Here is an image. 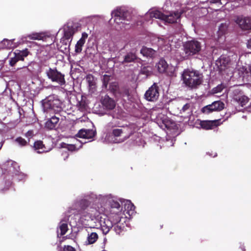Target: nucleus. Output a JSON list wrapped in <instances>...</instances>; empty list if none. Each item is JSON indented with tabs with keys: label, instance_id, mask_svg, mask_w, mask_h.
<instances>
[{
	"label": "nucleus",
	"instance_id": "nucleus-2",
	"mask_svg": "<svg viewBox=\"0 0 251 251\" xmlns=\"http://www.w3.org/2000/svg\"><path fill=\"white\" fill-rule=\"evenodd\" d=\"M42 104L44 112L48 113L53 111L58 113L62 110V103L55 95H50L42 100Z\"/></svg>",
	"mask_w": 251,
	"mask_h": 251
},
{
	"label": "nucleus",
	"instance_id": "nucleus-29",
	"mask_svg": "<svg viewBox=\"0 0 251 251\" xmlns=\"http://www.w3.org/2000/svg\"><path fill=\"white\" fill-rule=\"evenodd\" d=\"M81 132L85 133V139H91L95 135V132L92 129H81Z\"/></svg>",
	"mask_w": 251,
	"mask_h": 251
},
{
	"label": "nucleus",
	"instance_id": "nucleus-28",
	"mask_svg": "<svg viewBox=\"0 0 251 251\" xmlns=\"http://www.w3.org/2000/svg\"><path fill=\"white\" fill-rule=\"evenodd\" d=\"M44 36L43 33H32L30 34H28L26 36V38H28L31 40H43Z\"/></svg>",
	"mask_w": 251,
	"mask_h": 251
},
{
	"label": "nucleus",
	"instance_id": "nucleus-12",
	"mask_svg": "<svg viewBox=\"0 0 251 251\" xmlns=\"http://www.w3.org/2000/svg\"><path fill=\"white\" fill-rule=\"evenodd\" d=\"M13 171V167H10L9 169V171H8V174L4 176V178L5 179V187L0 190L1 192H3L4 190H7L12 185V182L11 180L14 177V174Z\"/></svg>",
	"mask_w": 251,
	"mask_h": 251
},
{
	"label": "nucleus",
	"instance_id": "nucleus-27",
	"mask_svg": "<svg viewBox=\"0 0 251 251\" xmlns=\"http://www.w3.org/2000/svg\"><path fill=\"white\" fill-rule=\"evenodd\" d=\"M99 236L96 232H91L88 234L87 241L89 244H92L95 243L98 239Z\"/></svg>",
	"mask_w": 251,
	"mask_h": 251
},
{
	"label": "nucleus",
	"instance_id": "nucleus-54",
	"mask_svg": "<svg viewBox=\"0 0 251 251\" xmlns=\"http://www.w3.org/2000/svg\"><path fill=\"white\" fill-rule=\"evenodd\" d=\"M240 249L241 251H246L245 247L243 245H241L240 246Z\"/></svg>",
	"mask_w": 251,
	"mask_h": 251
},
{
	"label": "nucleus",
	"instance_id": "nucleus-46",
	"mask_svg": "<svg viewBox=\"0 0 251 251\" xmlns=\"http://www.w3.org/2000/svg\"><path fill=\"white\" fill-rule=\"evenodd\" d=\"M113 16H114V21L118 24H119L120 23H124V21L122 20V19L121 17H119L118 16H115L114 15H112Z\"/></svg>",
	"mask_w": 251,
	"mask_h": 251
},
{
	"label": "nucleus",
	"instance_id": "nucleus-7",
	"mask_svg": "<svg viewBox=\"0 0 251 251\" xmlns=\"http://www.w3.org/2000/svg\"><path fill=\"white\" fill-rule=\"evenodd\" d=\"M235 22L242 30L251 29V18L250 17H244L242 15L238 16Z\"/></svg>",
	"mask_w": 251,
	"mask_h": 251
},
{
	"label": "nucleus",
	"instance_id": "nucleus-19",
	"mask_svg": "<svg viewBox=\"0 0 251 251\" xmlns=\"http://www.w3.org/2000/svg\"><path fill=\"white\" fill-rule=\"evenodd\" d=\"M86 80L88 84L89 91L92 93H94L96 88V83L95 80L94 76L91 74H89L86 75Z\"/></svg>",
	"mask_w": 251,
	"mask_h": 251
},
{
	"label": "nucleus",
	"instance_id": "nucleus-24",
	"mask_svg": "<svg viewBox=\"0 0 251 251\" xmlns=\"http://www.w3.org/2000/svg\"><path fill=\"white\" fill-rule=\"evenodd\" d=\"M137 59L135 53L132 52L127 53L124 57V60L122 62V64L126 63H131L134 62Z\"/></svg>",
	"mask_w": 251,
	"mask_h": 251
},
{
	"label": "nucleus",
	"instance_id": "nucleus-3",
	"mask_svg": "<svg viewBox=\"0 0 251 251\" xmlns=\"http://www.w3.org/2000/svg\"><path fill=\"white\" fill-rule=\"evenodd\" d=\"M201 50V43L198 40L194 39L186 42L183 45L184 59H187L191 56L199 54Z\"/></svg>",
	"mask_w": 251,
	"mask_h": 251
},
{
	"label": "nucleus",
	"instance_id": "nucleus-21",
	"mask_svg": "<svg viewBox=\"0 0 251 251\" xmlns=\"http://www.w3.org/2000/svg\"><path fill=\"white\" fill-rule=\"evenodd\" d=\"M233 99L242 106L245 105L249 100V98L243 94L234 95Z\"/></svg>",
	"mask_w": 251,
	"mask_h": 251
},
{
	"label": "nucleus",
	"instance_id": "nucleus-55",
	"mask_svg": "<svg viewBox=\"0 0 251 251\" xmlns=\"http://www.w3.org/2000/svg\"><path fill=\"white\" fill-rule=\"evenodd\" d=\"M211 2L214 3H221V0H211Z\"/></svg>",
	"mask_w": 251,
	"mask_h": 251
},
{
	"label": "nucleus",
	"instance_id": "nucleus-45",
	"mask_svg": "<svg viewBox=\"0 0 251 251\" xmlns=\"http://www.w3.org/2000/svg\"><path fill=\"white\" fill-rule=\"evenodd\" d=\"M86 104L85 102H79L78 103V107L79 109L81 111H83L86 109Z\"/></svg>",
	"mask_w": 251,
	"mask_h": 251
},
{
	"label": "nucleus",
	"instance_id": "nucleus-58",
	"mask_svg": "<svg viewBox=\"0 0 251 251\" xmlns=\"http://www.w3.org/2000/svg\"><path fill=\"white\" fill-rule=\"evenodd\" d=\"M249 70H250V73L251 75V67L250 68Z\"/></svg>",
	"mask_w": 251,
	"mask_h": 251
},
{
	"label": "nucleus",
	"instance_id": "nucleus-41",
	"mask_svg": "<svg viewBox=\"0 0 251 251\" xmlns=\"http://www.w3.org/2000/svg\"><path fill=\"white\" fill-rule=\"evenodd\" d=\"M239 71V74H241V76H242L243 77H245V75L248 73L247 68H246L245 67H241Z\"/></svg>",
	"mask_w": 251,
	"mask_h": 251
},
{
	"label": "nucleus",
	"instance_id": "nucleus-35",
	"mask_svg": "<svg viewBox=\"0 0 251 251\" xmlns=\"http://www.w3.org/2000/svg\"><path fill=\"white\" fill-rule=\"evenodd\" d=\"M125 207L126 209H127L129 214H130V212H131L132 214L135 208V206L130 201H126L125 204Z\"/></svg>",
	"mask_w": 251,
	"mask_h": 251
},
{
	"label": "nucleus",
	"instance_id": "nucleus-48",
	"mask_svg": "<svg viewBox=\"0 0 251 251\" xmlns=\"http://www.w3.org/2000/svg\"><path fill=\"white\" fill-rule=\"evenodd\" d=\"M67 149L70 151H73L76 150V147L74 145H69L67 147Z\"/></svg>",
	"mask_w": 251,
	"mask_h": 251
},
{
	"label": "nucleus",
	"instance_id": "nucleus-31",
	"mask_svg": "<svg viewBox=\"0 0 251 251\" xmlns=\"http://www.w3.org/2000/svg\"><path fill=\"white\" fill-rule=\"evenodd\" d=\"M151 17L164 21L165 14L159 11L156 10L151 13Z\"/></svg>",
	"mask_w": 251,
	"mask_h": 251
},
{
	"label": "nucleus",
	"instance_id": "nucleus-39",
	"mask_svg": "<svg viewBox=\"0 0 251 251\" xmlns=\"http://www.w3.org/2000/svg\"><path fill=\"white\" fill-rule=\"evenodd\" d=\"M15 141L22 146H25L27 144L26 141L21 137L17 138Z\"/></svg>",
	"mask_w": 251,
	"mask_h": 251
},
{
	"label": "nucleus",
	"instance_id": "nucleus-16",
	"mask_svg": "<svg viewBox=\"0 0 251 251\" xmlns=\"http://www.w3.org/2000/svg\"><path fill=\"white\" fill-rule=\"evenodd\" d=\"M90 204L89 201L86 199H82L76 202L74 206L75 208L77 210L78 212L80 213L81 211L85 210Z\"/></svg>",
	"mask_w": 251,
	"mask_h": 251
},
{
	"label": "nucleus",
	"instance_id": "nucleus-57",
	"mask_svg": "<svg viewBox=\"0 0 251 251\" xmlns=\"http://www.w3.org/2000/svg\"><path fill=\"white\" fill-rule=\"evenodd\" d=\"M11 165H17V163L15 162H12V163H11Z\"/></svg>",
	"mask_w": 251,
	"mask_h": 251
},
{
	"label": "nucleus",
	"instance_id": "nucleus-59",
	"mask_svg": "<svg viewBox=\"0 0 251 251\" xmlns=\"http://www.w3.org/2000/svg\"><path fill=\"white\" fill-rule=\"evenodd\" d=\"M1 147H2V145H0V150L1 149Z\"/></svg>",
	"mask_w": 251,
	"mask_h": 251
},
{
	"label": "nucleus",
	"instance_id": "nucleus-1",
	"mask_svg": "<svg viewBox=\"0 0 251 251\" xmlns=\"http://www.w3.org/2000/svg\"><path fill=\"white\" fill-rule=\"evenodd\" d=\"M183 83L191 89H197L203 81V75L196 70H185L182 74Z\"/></svg>",
	"mask_w": 251,
	"mask_h": 251
},
{
	"label": "nucleus",
	"instance_id": "nucleus-10",
	"mask_svg": "<svg viewBox=\"0 0 251 251\" xmlns=\"http://www.w3.org/2000/svg\"><path fill=\"white\" fill-rule=\"evenodd\" d=\"M76 30L72 25H67L64 28L63 37L66 39L70 40L69 43V46H70L73 39V37L76 32Z\"/></svg>",
	"mask_w": 251,
	"mask_h": 251
},
{
	"label": "nucleus",
	"instance_id": "nucleus-30",
	"mask_svg": "<svg viewBox=\"0 0 251 251\" xmlns=\"http://www.w3.org/2000/svg\"><path fill=\"white\" fill-rule=\"evenodd\" d=\"M214 109L215 111H220L223 110L225 107V104L223 102L218 100L213 102Z\"/></svg>",
	"mask_w": 251,
	"mask_h": 251
},
{
	"label": "nucleus",
	"instance_id": "nucleus-17",
	"mask_svg": "<svg viewBox=\"0 0 251 251\" xmlns=\"http://www.w3.org/2000/svg\"><path fill=\"white\" fill-rule=\"evenodd\" d=\"M88 37V34L86 32L82 33L81 37L77 42L75 46V52L77 53H80L82 51V48L84 46L86 39Z\"/></svg>",
	"mask_w": 251,
	"mask_h": 251
},
{
	"label": "nucleus",
	"instance_id": "nucleus-15",
	"mask_svg": "<svg viewBox=\"0 0 251 251\" xmlns=\"http://www.w3.org/2000/svg\"><path fill=\"white\" fill-rule=\"evenodd\" d=\"M220 120L213 121H203L200 123V126L204 129L208 130L213 128L219 126Z\"/></svg>",
	"mask_w": 251,
	"mask_h": 251
},
{
	"label": "nucleus",
	"instance_id": "nucleus-43",
	"mask_svg": "<svg viewBox=\"0 0 251 251\" xmlns=\"http://www.w3.org/2000/svg\"><path fill=\"white\" fill-rule=\"evenodd\" d=\"M63 251H76L75 248H73V247L67 245L64 246L63 247Z\"/></svg>",
	"mask_w": 251,
	"mask_h": 251
},
{
	"label": "nucleus",
	"instance_id": "nucleus-26",
	"mask_svg": "<svg viewBox=\"0 0 251 251\" xmlns=\"http://www.w3.org/2000/svg\"><path fill=\"white\" fill-rule=\"evenodd\" d=\"M34 148L36 150H41V151H38V153H42L47 151L45 150V145L43 144V142L41 141H37L35 142L34 144Z\"/></svg>",
	"mask_w": 251,
	"mask_h": 251
},
{
	"label": "nucleus",
	"instance_id": "nucleus-11",
	"mask_svg": "<svg viewBox=\"0 0 251 251\" xmlns=\"http://www.w3.org/2000/svg\"><path fill=\"white\" fill-rule=\"evenodd\" d=\"M229 58L226 57L221 56L216 62V65L217 66L219 70L221 72L227 69L229 67Z\"/></svg>",
	"mask_w": 251,
	"mask_h": 251
},
{
	"label": "nucleus",
	"instance_id": "nucleus-52",
	"mask_svg": "<svg viewBox=\"0 0 251 251\" xmlns=\"http://www.w3.org/2000/svg\"><path fill=\"white\" fill-rule=\"evenodd\" d=\"M222 90V88H221V86H218L217 88H216V90H215V93L220 92Z\"/></svg>",
	"mask_w": 251,
	"mask_h": 251
},
{
	"label": "nucleus",
	"instance_id": "nucleus-13",
	"mask_svg": "<svg viewBox=\"0 0 251 251\" xmlns=\"http://www.w3.org/2000/svg\"><path fill=\"white\" fill-rule=\"evenodd\" d=\"M181 13L178 11L170 13L169 15H165L164 21L170 24L177 22L181 16Z\"/></svg>",
	"mask_w": 251,
	"mask_h": 251
},
{
	"label": "nucleus",
	"instance_id": "nucleus-36",
	"mask_svg": "<svg viewBox=\"0 0 251 251\" xmlns=\"http://www.w3.org/2000/svg\"><path fill=\"white\" fill-rule=\"evenodd\" d=\"M59 229L60 230V235L63 236L65 235L68 230V225L66 223H62L59 226Z\"/></svg>",
	"mask_w": 251,
	"mask_h": 251
},
{
	"label": "nucleus",
	"instance_id": "nucleus-22",
	"mask_svg": "<svg viewBox=\"0 0 251 251\" xmlns=\"http://www.w3.org/2000/svg\"><path fill=\"white\" fill-rule=\"evenodd\" d=\"M29 53V51L27 49H25L22 50H17L16 51L14 52V54L16 56L18 61H24L25 58L27 56Z\"/></svg>",
	"mask_w": 251,
	"mask_h": 251
},
{
	"label": "nucleus",
	"instance_id": "nucleus-49",
	"mask_svg": "<svg viewBox=\"0 0 251 251\" xmlns=\"http://www.w3.org/2000/svg\"><path fill=\"white\" fill-rule=\"evenodd\" d=\"M85 135V133L81 132V129L79 130L78 133L76 134V137L82 138H84Z\"/></svg>",
	"mask_w": 251,
	"mask_h": 251
},
{
	"label": "nucleus",
	"instance_id": "nucleus-9",
	"mask_svg": "<svg viewBox=\"0 0 251 251\" xmlns=\"http://www.w3.org/2000/svg\"><path fill=\"white\" fill-rule=\"evenodd\" d=\"M100 101L103 107L107 110H113L116 106L115 101L107 95L101 97Z\"/></svg>",
	"mask_w": 251,
	"mask_h": 251
},
{
	"label": "nucleus",
	"instance_id": "nucleus-23",
	"mask_svg": "<svg viewBox=\"0 0 251 251\" xmlns=\"http://www.w3.org/2000/svg\"><path fill=\"white\" fill-rule=\"evenodd\" d=\"M128 14V13L127 11H125L120 8L116 9L112 13V15H114L115 16H118L119 17H121L122 20L123 21H125L127 19Z\"/></svg>",
	"mask_w": 251,
	"mask_h": 251
},
{
	"label": "nucleus",
	"instance_id": "nucleus-44",
	"mask_svg": "<svg viewBox=\"0 0 251 251\" xmlns=\"http://www.w3.org/2000/svg\"><path fill=\"white\" fill-rule=\"evenodd\" d=\"M190 107V104L186 103L185 105H183L182 109L180 110V113H182V112H185L186 111L189 109Z\"/></svg>",
	"mask_w": 251,
	"mask_h": 251
},
{
	"label": "nucleus",
	"instance_id": "nucleus-14",
	"mask_svg": "<svg viewBox=\"0 0 251 251\" xmlns=\"http://www.w3.org/2000/svg\"><path fill=\"white\" fill-rule=\"evenodd\" d=\"M59 118L55 115L51 116L47 119L45 123V127L49 129H55L58 124Z\"/></svg>",
	"mask_w": 251,
	"mask_h": 251
},
{
	"label": "nucleus",
	"instance_id": "nucleus-25",
	"mask_svg": "<svg viewBox=\"0 0 251 251\" xmlns=\"http://www.w3.org/2000/svg\"><path fill=\"white\" fill-rule=\"evenodd\" d=\"M140 74L146 75V77L151 76L152 74L151 67L150 66L142 67L140 70Z\"/></svg>",
	"mask_w": 251,
	"mask_h": 251
},
{
	"label": "nucleus",
	"instance_id": "nucleus-56",
	"mask_svg": "<svg viewBox=\"0 0 251 251\" xmlns=\"http://www.w3.org/2000/svg\"><path fill=\"white\" fill-rule=\"evenodd\" d=\"M29 71V69L27 68H26L25 70L23 71V72L25 74L27 72Z\"/></svg>",
	"mask_w": 251,
	"mask_h": 251
},
{
	"label": "nucleus",
	"instance_id": "nucleus-20",
	"mask_svg": "<svg viewBox=\"0 0 251 251\" xmlns=\"http://www.w3.org/2000/svg\"><path fill=\"white\" fill-rule=\"evenodd\" d=\"M140 53L147 57L153 58L156 53V51L151 48L143 47L140 50Z\"/></svg>",
	"mask_w": 251,
	"mask_h": 251
},
{
	"label": "nucleus",
	"instance_id": "nucleus-8",
	"mask_svg": "<svg viewBox=\"0 0 251 251\" xmlns=\"http://www.w3.org/2000/svg\"><path fill=\"white\" fill-rule=\"evenodd\" d=\"M99 224L101 230L104 234L108 233L113 226L112 221L107 217L103 218L100 217L99 220Z\"/></svg>",
	"mask_w": 251,
	"mask_h": 251
},
{
	"label": "nucleus",
	"instance_id": "nucleus-6",
	"mask_svg": "<svg viewBox=\"0 0 251 251\" xmlns=\"http://www.w3.org/2000/svg\"><path fill=\"white\" fill-rule=\"evenodd\" d=\"M159 96V88L156 84L154 83L146 91L145 97L147 100L151 101H156Z\"/></svg>",
	"mask_w": 251,
	"mask_h": 251
},
{
	"label": "nucleus",
	"instance_id": "nucleus-33",
	"mask_svg": "<svg viewBox=\"0 0 251 251\" xmlns=\"http://www.w3.org/2000/svg\"><path fill=\"white\" fill-rule=\"evenodd\" d=\"M109 205L112 209L115 208L117 210L116 212L121 213V205L119 202L111 200L109 201Z\"/></svg>",
	"mask_w": 251,
	"mask_h": 251
},
{
	"label": "nucleus",
	"instance_id": "nucleus-38",
	"mask_svg": "<svg viewBox=\"0 0 251 251\" xmlns=\"http://www.w3.org/2000/svg\"><path fill=\"white\" fill-rule=\"evenodd\" d=\"M110 76L107 75H104L103 76L102 82L103 86L105 88H107L108 83L110 80Z\"/></svg>",
	"mask_w": 251,
	"mask_h": 251
},
{
	"label": "nucleus",
	"instance_id": "nucleus-4",
	"mask_svg": "<svg viewBox=\"0 0 251 251\" xmlns=\"http://www.w3.org/2000/svg\"><path fill=\"white\" fill-rule=\"evenodd\" d=\"M46 74L48 78L51 80L52 82H56L60 86L65 84L66 81L65 79V75L60 72H59L56 68H50L46 71Z\"/></svg>",
	"mask_w": 251,
	"mask_h": 251
},
{
	"label": "nucleus",
	"instance_id": "nucleus-5",
	"mask_svg": "<svg viewBox=\"0 0 251 251\" xmlns=\"http://www.w3.org/2000/svg\"><path fill=\"white\" fill-rule=\"evenodd\" d=\"M134 132V129L132 128L131 126H123V128H113L111 132V135L114 138L119 137L122 136L124 133H126V135L124 137V140H123L121 142H123L124 140L129 138Z\"/></svg>",
	"mask_w": 251,
	"mask_h": 251
},
{
	"label": "nucleus",
	"instance_id": "nucleus-51",
	"mask_svg": "<svg viewBox=\"0 0 251 251\" xmlns=\"http://www.w3.org/2000/svg\"><path fill=\"white\" fill-rule=\"evenodd\" d=\"M25 136L27 137H31L33 136V131L32 130H29L25 133Z\"/></svg>",
	"mask_w": 251,
	"mask_h": 251
},
{
	"label": "nucleus",
	"instance_id": "nucleus-50",
	"mask_svg": "<svg viewBox=\"0 0 251 251\" xmlns=\"http://www.w3.org/2000/svg\"><path fill=\"white\" fill-rule=\"evenodd\" d=\"M173 38H174V37L173 36H169L168 37H167L166 39V41H165V42H168V44H169L170 46H171V44L170 43V42H173Z\"/></svg>",
	"mask_w": 251,
	"mask_h": 251
},
{
	"label": "nucleus",
	"instance_id": "nucleus-42",
	"mask_svg": "<svg viewBox=\"0 0 251 251\" xmlns=\"http://www.w3.org/2000/svg\"><path fill=\"white\" fill-rule=\"evenodd\" d=\"M19 61L16 56L15 55L13 57H11L9 60V64L11 66H14L16 63Z\"/></svg>",
	"mask_w": 251,
	"mask_h": 251
},
{
	"label": "nucleus",
	"instance_id": "nucleus-32",
	"mask_svg": "<svg viewBox=\"0 0 251 251\" xmlns=\"http://www.w3.org/2000/svg\"><path fill=\"white\" fill-rule=\"evenodd\" d=\"M1 44L2 45L3 48L6 49H11L14 47L13 46V41L11 40H8L7 39H3L1 42Z\"/></svg>",
	"mask_w": 251,
	"mask_h": 251
},
{
	"label": "nucleus",
	"instance_id": "nucleus-47",
	"mask_svg": "<svg viewBox=\"0 0 251 251\" xmlns=\"http://www.w3.org/2000/svg\"><path fill=\"white\" fill-rule=\"evenodd\" d=\"M69 40H68V39H66L65 38H64L63 36L62 37V38L61 39V41H60V42L63 44V45H66L67 46V45H69Z\"/></svg>",
	"mask_w": 251,
	"mask_h": 251
},
{
	"label": "nucleus",
	"instance_id": "nucleus-18",
	"mask_svg": "<svg viewBox=\"0 0 251 251\" xmlns=\"http://www.w3.org/2000/svg\"><path fill=\"white\" fill-rule=\"evenodd\" d=\"M156 67L159 73H169L168 71L169 69V65L165 60L163 58L160 59L159 62L156 64Z\"/></svg>",
	"mask_w": 251,
	"mask_h": 251
},
{
	"label": "nucleus",
	"instance_id": "nucleus-53",
	"mask_svg": "<svg viewBox=\"0 0 251 251\" xmlns=\"http://www.w3.org/2000/svg\"><path fill=\"white\" fill-rule=\"evenodd\" d=\"M247 48L251 50V39L248 40L247 43Z\"/></svg>",
	"mask_w": 251,
	"mask_h": 251
},
{
	"label": "nucleus",
	"instance_id": "nucleus-37",
	"mask_svg": "<svg viewBox=\"0 0 251 251\" xmlns=\"http://www.w3.org/2000/svg\"><path fill=\"white\" fill-rule=\"evenodd\" d=\"M113 230L117 234H120V233L123 230V227L119 225L118 224H113Z\"/></svg>",
	"mask_w": 251,
	"mask_h": 251
},
{
	"label": "nucleus",
	"instance_id": "nucleus-40",
	"mask_svg": "<svg viewBox=\"0 0 251 251\" xmlns=\"http://www.w3.org/2000/svg\"><path fill=\"white\" fill-rule=\"evenodd\" d=\"M113 221L112 222L113 224H118L121 221V216L120 214H119V213L116 212L115 215L113 216Z\"/></svg>",
	"mask_w": 251,
	"mask_h": 251
},
{
	"label": "nucleus",
	"instance_id": "nucleus-34",
	"mask_svg": "<svg viewBox=\"0 0 251 251\" xmlns=\"http://www.w3.org/2000/svg\"><path fill=\"white\" fill-rule=\"evenodd\" d=\"M203 113H205L206 114H209L213 111H215L214 109V105H213V103L211 104H209L203 107L201 110Z\"/></svg>",
	"mask_w": 251,
	"mask_h": 251
}]
</instances>
